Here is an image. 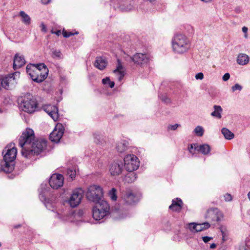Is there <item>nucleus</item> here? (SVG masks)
Here are the masks:
<instances>
[{"label":"nucleus","mask_w":250,"mask_h":250,"mask_svg":"<svg viewBox=\"0 0 250 250\" xmlns=\"http://www.w3.org/2000/svg\"><path fill=\"white\" fill-rule=\"evenodd\" d=\"M210 227V224L208 222L201 224H196L191 223L189 224V228L191 231L199 232L208 229Z\"/></svg>","instance_id":"nucleus-19"},{"label":"nucleus","mask_w":250,"mask_h":250,"mask_svg":"<svg viewBox=\"0 0 250 250\" xmlns=\"http://www.w3.org/2000/svg\"><path fill=\"white\" fill-rule=\"evenodd\" d=\"M60 33H61L60 30H58V31H57L56 32H52V33L55 34L56 35H59Z\"/></svg>","instance_id":"nucleus-55"},{"label":"nucleus","mask_w":250,"mask_h":250,"mask_svg":"<svg viewBox=\"0 0 250 250\" xmlns=\"http://www.w3.org/2000/svg\"><path fill=\"white\" fill-rule=\"evenodd\" d=\"M19 15L21 17V21L25 25H29L31 23V18L24 11H21Z\"/></svg>","instance_id":"nucleus-28"},{"label":"nucleus","mask_w":250,"mask_h":250,"mask_svg":"<svg viewBox=\"0 0 250 250\" xmlns=\"http://www.w3.org/2000/svg\"><path fill=\"white\" fill-rule=\"evenodd\" d=\"M64 130V128L62 125L58 124L50 134L49 138L51 141L58 143L63 134Z\"/></svg>","instance_id":"nucleus-13"},{"label":"nucleus","mask_w":250,"mask_h":250,"mask_svg":"<svg viewBox=\"0 0 250 250\" xmlns=\"http://www.w3.org/2000/svg\"><path fill=\"white\" fill-rule=\"evenodd\" d=\"M176 201L173 200L171 205L169 207V208L173 211H180L181 209L183 202L180 198H177Z\"/></svg>","instance_id":"nucleus-23"},{"label":"nucleus","mask_w":250,"mask_h":250,"mask_svg":"<svg viewBox=\"0 0 250 250\" xmlns=\"http://www.w3.org/2000/svg\"><path fill=\"white\" fill-rule=\"evenodd\" d=\"M0 81H1V76H0ZM1 81H0V90H1Z\"/></svg>","instance_id":"nucleus-58"},{"label":"nucleus","mask_w":250,"mask_h":250,"mask_svg":"<svg viewBox=\"0 0 250 250\" xmlns=\"http://www.w3.org/2000/svg\"><path fill=\"white\" fill-rule=\"evenodd\" d=\"M78 34H79L78 32L72 33V32H67V31H65L64 30H63L62 31V35L64 38H68L71 36H72L74 35H77Z\"/></svg>","instance_id":"nucleus-38"},{"label":"nucleus","mask_w":250,"mask_h":250,"mask_svg":"<svg viewBox=\"0 0 250 250\" xmlns=\"http://www.w3.org/2000/svg\"><path fill=\"white\" fill-rule=\"evenodd\" d=\"M66 174L72 180H73L76 176V170L72 168H68L67 169Z\"/></svg>","instance_id":"nucleus-34"},{"label":"nucleus","mask_w":250,"mask_h":250,"mask_svg":"<svg viewBox=\"0 0 250 250\" xmlns=\"http://www.w3.org/2000/svg\"><path fill=\"white\" fill-rule=\"evenodd\" d=\"M131 59L135 64L141 66L147 64L150 60L148 54L140 53H136Z\"/></svg>","instance_id":"nucleus-16"},{"label":"nucleus","mask_w":250,"mask_h":250,"mask_svg":"<svg viewBox=\"0 0 250 250\" xmlns=\"http://www.w3.org/2000/svg\"><path fill=\"white\" fill-rule=\"evenodd\" d=\"M124 168L123 162L121 160H116L110 164L109 171L112 176H116L121 174Z\"/></svg>","instance_id":"nucleus-12"},{"label":"nucleus","mask_w":250,"mask_h":250,"mask_svg":"<svg viewBox=\"0 0 250 250\" xmlns=\"http://www.w3.org/2000/svg\"><path fill=\"white\" fill-rule=\"evenodd\" d=\"M1 110L0 109V113H1Z\"/></svg>","instance_id":"nucleus-60"},{"label":"nucleus","mask_w":250,"mask_h":250,"mask_svg":"<svg viewBox=\"0 0 250 250\" xmlns=\"http://www.w3.org/2000/svg\"><path fill=\"white\" fill-rule=\"evenodd\" d=\"M204 78V75L202 73H198L195 75V78L197 80H202Z\"/></svg>","instance_id":"nucleus-47"},{"label":"nucleus","mask_w":250,"mask_h":250,"mask_svg":"<svg viewBox=\"0 0 250 250\" xmlns=\"http://www.w3.org/2000/svg\"><path fill=\"white\" fill-rule=\"evenodd\" d=\"M139 199L138 196L130 192H125L123 196V200L127 205H133L138 202Z\"/></svg>","instance_id":"nucleus-17"},{"label":"nucleus","mask_w":250,"mask_h":250,"mask_svg":"<svg viewBox=\"0 0 250 250\" xmlns=\"http://www.w3.org/2000/svg\"><path fill=\"white\" fill-rule=\"evenodd\" d=\"M1 243L0 242V247L1 246Z\"/></svg>","instance_id":"nucleus-59"},{"label":"nucleus","mask_w":250,"mask_h":250,"mask_svg":"<svg viewBox=\"0 0 250 250\" xmlns=\"http://www.w3.org/2000/svg\"><path fill=\"white\" fill-rule=\"evenodd\" d=\"M118 65L116 69H115L113 72L114 73H117V75H119L118 80L119 81H120L123 79L125 76V72L124 71L122 70V69H123V66L120 63V60H118Z\"/></svg>","instance_id":"nucleus-26"},{"label":"nucleus","mask_w":250,"mask_h":250,"mask_svg":"<svg viewBox=\"0 0 250 250\" xmlns=\"http://www.w3.org/2000/svg\"><path fill=\"white\" fill-rule=\"evenodd\" d=\"M26 72L34 82L40 83L47 78L48 69L43 63L29 64L26 66Z\"/></svg>","instance_id":"nucleus-2"},{"label":"nucleus","mask_w":250,"mask_h":250,"mask_svg":"<svg viewBox=\"0 0 250 250\" xmlns=\"http://www.w3.org/2000/svg\"><path fill=\"white\" fill-rule=\"evenodd\" d=\"M239 250H250V236L246 238L245 244L240 246Z\"/></svg>","instance_id":"nucleus-31"},{"label":"nucleus","mask_w":250,"mask_h":250,"mask_svg":"<svg viewBox=\"0 0 250 250\" xmlns=\"http://www.w3.org/2000/svg\"><path fill=\"white\" fill-rule=\"evenodd\" d=\"M64 178L61 174L55 173L51 175L49 183L50 187L54 189H58L63 184Z\"/></svg>","instance_id":"nucleus-14"},{"label":"nucleus","mask_w":250,"mask_h":250,"mask_svg":"<svg viewBox=\"0 0 250 250\" xmlns=\"http://www.w3.org/2000/svg\"><path fill=\"white\" fill-rule=\"evenodd\" d=\"M231 89L233 92L236 90L241 91L242 89V86L238 83H236L231 87Z\"/></svg>","instance_id":"nucleus-40"},{"label":"nucleus","mask_w":250,"mask_h":250,"mask_svg":"<svg viewBox=\"0 0 250 250\" xmlns=\"http://www.w3.org/2000/svg\"><path fill=\"white\" fill-rule=\"evenodd\" d=\"M248 197L250 201V191L249 192V193L248 194Z\"/></svg>","instance_id":"nucleus-57"},{"label":"nucleus","mask_w":250,"mask_h":250,"mask_svg":"<svg viewBox=\"0 0 250 250\" xmlns=\"http://www.w3.org/2000/svg\"><path fill=\"white\" fill-rule=\"evenodd\" d=\"M242 31L245 33V35H244V37L245 38L247 39L248 38V34H247V32H248V28L246 26H244L242 27Z\"/></svg>","instance_id":"nucleus-48"},{"label":"nucleus","mask_w":250,"mask_h":250,"mask_svg":"<svg viewBox=\"0 0 250 250\" xmlns=\"http://www.w3.org/2000/svg\"><path fill=\"white\" fill-rule=\"evenodd\" d=\"M20 73L15 72L10 74L5 77L1 76V89L4 88L7 90L11 89L14 88L17 84V80L19 78Z\"/></svg>","instance_id":"nucleus-9"},{"label":"nucleus","mask_w":250,"mask_h":250,"mask_svg":"<svg viewBox=\"0 0 250 250\" xmlns=\"http://www.w3.org/2000/svg\"><path fill=\"white\" fill-rule=\"evenodd\" d=\"M172 44L174 51L178 54L187 52L190 46L189 40L183 34L175 35L172 40Z\"/></svg>","instance_id":"nucleus-4"},{"label":"nucleus","mask_w":250,"mask_h":250,"mask_svg":"<svg viewBox=\"0 0 250 250\" xmlns=\"http://www.w3.org/2000/svg\"><path fill=\"white\" fill-rule=\"evenodd\" d=\"M216 247V245L215 243H212L210 245V249H214Z\"/></svg>","instance_id":"nucleus-53"},{"label":"nucleus","mask_w":250,"mask_h":250,"mask_svg":"<svg viewBox=\"0 0 250 250\" xmlns=\"http://www.w3.org/2000/svg\"><path fill=\"white\" fill-rule=\"evenodd\" d=\"M145 1H149L151 3H153L154 2L156 1V0H143Z\"/></svg>","instance_id":"nucleus-54"},{"label":"nucleus","mask_w":250,"mask_h":250,"mask_svg":"<svg viewBox=\"0 0 250 250\" xmlns=\"http://www.w3.org/2000/svg\"><path fill=\"white\" fill-rule=\"evenodd\" d=\"M43 4H47L49 3H50L51 1V0H41Z\"/></svg>","instance_id":"nucleus-51"},{"label":"nucleus","mask_w":250,"mask_h":250,"mask_svg":"<svg viewBox=\"0 0 250 250\" xmlns=\"http://www.w3.org/2000/svg\"><path fill=\"white\" fill-rule=\"evenodd\" d=\"M223 215L217 208H212L208 209L206 215V218L213 222H219L222 218Z\"/></svg>","instance_id":"nucleus-15"},{"label":"nucleus","mask_w":250,"mask_h":250,"mask_svg":"<svg viewBox=\"0 0 250 250\" xmlns=\"http://www.w3.org/2000/svg\"><path fill=\"white\" fill-rule=\"evenodd\" d=\"M25 63V61L22 55L16 54L13 60V68L15 70L22 66Z\"/></svg>","instance_id":"nucleus-20"},{"label":"nucleus","mask_w":250,"mask_h":250,"mask_svg":"<svg viewBox=\"0 0 250 250\" xmlns=\"http://www.w3.org/2000/svg\"><path fill=\"white\" fill-rule=\"evenodd\" d=\"M35 140V135L33 130L27 128L19 139V145L22 150L29 149L32 142Z\"/></svg>","instance_id":"nucleus-7"},{"label":"nucleus","mask_w":250,"mask_h":250,"mask_svg":"<svg viewBox=\"0 0 250 250\" xmlns=\"http://www.w3.org/2000/svg\"><path fill=\"white\" fill-rule=\"evenodd\" d=\"M102 83L104 85H108V86L110 88H113L115 85V83L114 82L111 81L109 78L107 77L105 78H104L102 80Z\"/></svg>","instance_id":"nucleus-32"},{"label":"nucleus","mask_w":250,"mask_h":250,"mask_svg":"<svg viewBox=\"0 0 250 250\" xmlns=\"http://www.w3.org/2000/svg\"><path fill=\"white\" fill-rule=\"evenodd\" d=\"M224 198L226 201H230L232 200V196L230 194L226 193L224 195Z\"/></svg>","instance_id":"nucleus-45"},{"label":"nucleus","mask_w":250,"mask_h":250,"mask_svg":"<svg viewBox=\"0 0 250 250\" xmlns=\"http://www.w3.org/2000/svg\"><path fill=\"white\" fill-rule=\"evenodd\" d=\"M197 146H198L197 144H190L188 147L189 152L194 154L195 153L194 151L196 150H195V147H196Z\"/></svg>","instance_id":"nucleus-39"},{"label":"nucleus","mask_w":250,"mask_h":250,"mask_svg":"<svg viewBox=\"0 0 250 250\" xmlns=\"http://www.w3.org/2000/svg\"><path fill=\"white\" fill-rule=\"evenodd\" d=\"M128 143L126 141H122L116 144V149L120 153L125 152L128 148Z\"/></svg>","instance_id":"nucleus-22"},{"label":"nucleus","mask_w":250,"mask_h":250,"mask_svg":"<svg viewBox=\"0 0 250 250\" xmlns=\"http://www.w3.org/2000/svg\"><path fill=\"white\" fill-rule=\"evenodd\" d=\"M180 125L178 124H175L173 125H170L168 126V129H171L172 130H176L179 126H180Z\"/></svg>","instance_id":"nucleus-43"},{"label":"nucleus","mask_w":250,"mask_h":250,"mask_svg":"<svg viewBox=\"0 0 250 250\" xmlns=\"http://www.w3.org/2000/svg\"><path fill=\"white\" fill-rule=\"evenodd\" d=\"M61 52L59 50H54L52 52V56L53 58H60Z\"/></svg>","instance_id":"nucleus-41"},{"label":"nucleus","mask_w":250,"mask_h":250,"mask_svg":"<svg viewBox=\"0 0 250 250\" xmlns=\"http://www.w3.org/2000/svg\"><path fill=\"white\" fill-rule=\"evenodd\" d=\"M195 150L200 152L204 155L208 154L210 151V147L208 145L203 144L202 145H198L195 147Z\"/></svg>","instance_id":"nucleus-25"},{"label":"nucleus","mask_w":250,"mask_h":250,"mask_svg":"<svg viewBox=\"0 0 250 250\" xmlns=\"http://www.w3.org/2000/svg\"><path fill=\"white\" fill-rule=\"evenodd\" d=\"M109 196L112 201H116L117 200L116 189L115 188H112L109 191Z\"/></svg>","instance_id":"nucleus-37"},{"label":"nucleus","mask_w":250,"mask_h":250,"mask_svg":"<svg viewBox=\"0 0 250 250\" xmlns=\"http://www.w3.org/2000/svg\"><path fill=\"white\" fill-rule=\"evenodd\" d=\"M221 132L223 134L225 138L227 140H231L234 137V134L225 127L222 129Z\"/></svg>","instance_id":"nucleus-30"},{"label":"nucleus","mask_w":250,"mask_h":250,"mask_svg":"<svg viewBox=\"0 0 250 250\" xmlns=\"http://www.w3.org/2000/svg\"><path fill=\"white\" fill-rule=\"evenodd\" d=\"M214 111L211 113V115L213 117H216L218 119L221 118V112H222V108L220 105H215L213 106Z\"/></svg>","instance_id":"nucleus-29"},{"label":"nucleus","mask_w":250,"mask_h":250,"mask_svg":"<svg viewBox=\"0 0 250 250\" xmlns=\"http://www.w3.org/2000/svg\"><path fill=\"white\" fill-rule=\"evenodd\" d=\"M107 65V62L105 57H97L94 62V66L100 70H104Z\"/></svg>","instance_id":"nucleus-21"},{"label":"nucleus","mask_w":250,"mask_h":250,"mask_svg":"<svg viewBox=\"0 0 250 250\" xmlns=\"http://www.w3.org/2000/svg\"><path fill=\"white\" fill-rule=\"evenodd\" d=\"M222 235L223 242L226 241L228 239V232L225 227H221L220 228Z\"/></svg>","instance_id":"nucleus-36"},{"label":"nucleus","mask_w":250,"mask_h":250,"mask_svg":"<svg viewBox=\"0 0 250 250\" xmlns=\"http://www.w3.org/2000/svg\"><path fill=\"white\" fill-rule=\"evenodd\" d=\"M103 195L102 188L97 185L90 186L86 192L87 199L95 203H100L102 201H104L103 199Z\"/></svg>","instance_id":"nucleus-8"},{"label":"nucleus","mask_w":250,"mask_h":250,"mask_svg":"<svg viewBox=\"0 0 250 250\" xmlns=\"http://www.w3.org/2000/svg\"><path fill=\"white\" fill-rule=\"evenodd\" d=\"M137 179L136 173L132 172H129L127 173L124 179V181L125 183H131L134 182Z\"/></svg>","instance_id":"nucleus-27"},{"label":"nucleus","mask_w":250,"mask_h":250,"mask_svg":"<svg viewBox=\"0 0 250 250\" xmlns=\"http://www.w3.org/2000/svg\"><path fill=\"white\" fill-rule=\"evenodd\" d=\"M201 1H203L205 3H210L212 2L214 0H200Z\"/></svg>","instance_id":"nucleus-52"},{"label":"nucleus","mask_w":250,"mask_h":250,"mask_svg":"<svg viewBox=\"0 0 250 250\" xmlns=\"http://www.w3.org/2000/svg\"><path fill=\"white\" fill-rule=\"evenodd\" d=\"M95 204L92 209V216L95 220H100L109 213L110 207L106 201H102Z\"/></svg>","instance_id":"nucleus-5"},{"label":"nucleus","mask_w":250,"mask_h":250,"mask_svg":"<svg viewBox=\"0 0 250 250\" xmlns=\"http://www.w3.org/2000/svg\"><path fill=\"white\" fill-rule=\"evenodd\" d=\"M21 227V225L19 224V225L14 226V229H18V228H20Z\"/></svg>","instance_id":"nucleus-56"},{"label":"nucleus","mask_w":250,"mask_h":250,"mask_svg":"<svg viewBox=\"0 0 250 250\" xmlns=\"http://www.w3.org/2000/svg\"><path fill=\"white\" fill-rule=\"evenodd\" d=\"M140 162L138 158L133 154L127 155L124 158V167L129 172H132L138 169Z\"/></svg>","instance_id":"nucleus-10"},{"label":"nucleus","mask_w":250,"mask_h":250,"mask_svg":"<svg viewBox=\"0 0 250 250\" xmlns=\"http://www.w3.org/2000/svg\"><path fill=\"white\" fill-rule=\"evenodd\" d=\"M21 107L23 111L29 113H32L37 110L38 102L32 94L27 93L21 101Z\"/></svg>","instance_id":"nucleus-6"},{"label":"nucleus","mask_w":250,"mask_h":250,"mask_svg":"<svg viewBox=\"0 0 250 250\" xmlns=\"http://www.w3.org/2000/svg\"><path fill=\"white\" fill-rule=\"evenodd\" d=\"M44 111L46 112L54 121L58 119V109L55 105H47L43 106Z\"/></svg>","instance_id":"nucleus-18"},{"label":"nucleus","mask_w":250,"mask_h":250,"mask_svg":"<svg viewBox=\"0 0 250 250\" xmlns=\"http://www.w3.org/2000/svg\"><path fill=\"white\" fill-rule=\"evenodd\" d=\"M83 196V190L82 189H76L73 191L68 201V203L71 207L75 208L81 203Z\"/></svg>","instance_id":"nucleus-11"},{"label":"nucleus","mask_w":250,"mask_h":250,"mask_svg":"<svg viewBox=\"0 0 250 250\" xmlns=\"http://www.w3.org/2000/svg\"><path fill=\"white\" fill-rule=\"evenodd\" d=\"M83 214V210H79L77 212H75L74 213V215L75 217H78L81 218Z\"/></svg>","instance_id":"nucleus-42"},{"label":"nucleus","mask_w":250,"mask_h":250,"mask_svg":"<svg viewBox=\"0 0 250 250\" xmlns=\"http://www.w3.org/2000/svg\"><path fill=\"white\" fill-rule=\"evenodd\" d=\"M234 11L236 13H240L242 11V8L240 6H237L234 9Z\"/></svg>","instance_id":"nucleus-49"},{"label":"nucleus","mask_w":250,"mask_h":250,"mask_svg":"<svg viewBox=\"0 0 250 250\" xmlns=\"http://www.w3.org/2000/svg\"><path fill=\"white\" fill-rule=\"evenodd\" d=\"M41 27H42V30L44 32H46L47 30H46V26L43 23H42L41 24Z\"/></svg>","instance_id":"nucleus-50"},{"label":"nucleus","mask_w":250,"mask_h":250,"mask_svg":"<svg viewBox=\"0 0 250 250\" xmlns=\"http://www.w3.org/2000/svg\"><path fill=\"white\" fill-rule=\"evenodd\" d=\"M47 146V141L44 139H37L32 142L29 149L21 151V154L26 158H30L33 154L38 155L41 153Z\"/></svg>","instance_id":"nucleus-3"},{"label":"nucleus","mask_w":250,"mask_h":250,"mask_svg":"<svg viewBox=\"0 0 250 250\" xmlns=\"http://www.w3.org/2000/svg\"><path fill=\"white\" fill-rule=\"evenodd\" d=\"M250 58L245 54H240L237 58V62L242 65H246L249 62Z\"/></svg>","instance_id":"nucleus-24"},{"label":"nucleus","mask_w":250,"mask_h":250,"mask_svg":"<svg viewBox=\"0 0 250 250\" xmlns=\"http://www.w3.org/2000/svg\"><path fill=\"white\" fill-rule=\"evenodd\" d=\"M7 146L2 151L3 159L0 161V172L11 173L15 167V160L17 155V149Z\"/></svg>","instance_id":"nucleus-1"},{"label":"nucleus","mask_w":250,"mask_h":250,"mask_svg":"<svg viewBox=\"0 0 250 250\" xmlns=\"http://www.w3.org/2000/svg\"><path fill=\"white\" fill-rule=\"evenodd\" d=\"M230 78V75L229 73H225L223 76L222 79L224 81H227Z\"/></svg>","instance_id":"nucleus-46"},{"label":"nucleus","mask_w":250,"mask_h":250,"mask_svg":"<svg viewBox=\"0 0 250 250\" xmlns=\"http://www.w3.org/2000/svg\"><path fill=\"white\" fill-rule=\"evenodd\" d=\"M202 238L205 243H208L210 240L213 239L212 237L209 236H203Z\"/></svg>","instance_id":"nucleus-44"},{"label":"nucleus","mask_w":250,"mask_h":250,"mask_svg":"<svg viewBox=\"0 0 250 250\" xmlns=\"http://www.w3.org/2000/svg\"><path fill=\"white\" fill-rule=\"evenodd\" d=\"M159 98L164 103L168 104L170 103L171 100L167 96V94H160Z\"/></svg>","instance_id":"nucleus-35"},{"label":"nucleus","mask_w":250,"mask_h":250,"mask_svg":"<svg viewBox=\"0 0 250 250\" xmlns=\"http://www.w3.org/2000/svg\"><path fill=\"white\" fill-rule=\"evenodd\" d=\"M193 132L197 136L201 137L204 134V130L202 126L198 125L195 127Z\"/></svg>","instance_id":"nucleus-33"}]
</instances>
